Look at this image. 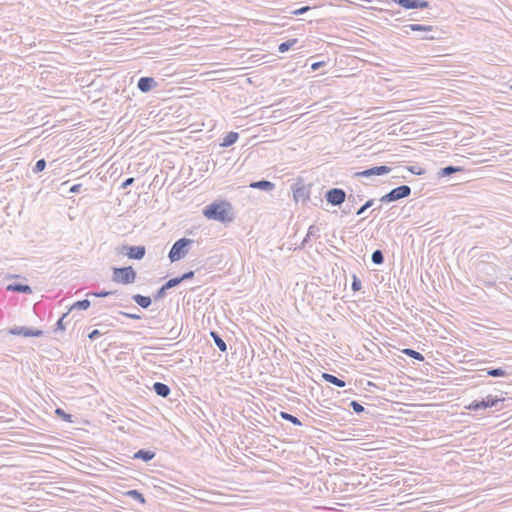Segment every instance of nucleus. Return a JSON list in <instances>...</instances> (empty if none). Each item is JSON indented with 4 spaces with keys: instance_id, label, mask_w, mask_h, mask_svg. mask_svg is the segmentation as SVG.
Masks as SVG:
<instances>
[{
    "instance_id": "393cba45",
    "label": "nucleus",
    "mask_w": 512,
    "mask_h": 512,
    "mask_svg": "<svg viewBox=\"0 0 512 512\" xmlns=\"http://www.w3.org/2000/svg\"><path fill=\"white\" fill-rule=\"evenodd\" d=\"M279 416L281 419L283 420H286V421H289L291 422L292 424L296 425V426H301L302 425V422L300 421L299 418H297L296 416L288 413V412H285V411H281L279 413Z\"/></svg>"
},
{
    "instance_id": "6e6552de",
    "label": "nucleus",
    "mask_w": 512,
    "mask_h": 512,
    "mask_svg": "<svg viewBox=\"0 0 512 512\" xmlns=\"http://www.w3.org/2000/svg\"><path fill=\"white\" fill-rule=\"evenodd\" d=\"M390 172H391V167L386 166V165H381V166H374V167H371V168H368V169L356 172L354 174V177H356V178H359V177L370 178V177H373V176L386 175V174H388Z\"/></svg>"
},
{
    "instance_id": "ddd939ff",
    "label": "nucleus",
    "mask_w": 512,
    "mask_h": 512,
    "mask_svg": "<svg viewBox=\"0 0 512 512\" xmlns=\"http://www.w3.org/2000/svg\"><path fill=\"white\" fill-rule=\"evenodd\" d=\"M363 200V195L362 194H353V193H350L349 195H347L346 197V206L345 208L342 210V212L344 214H349L352 209L360 202Z\"/></svg>"
},
{
    "instance_id": "f3484780",
    "label": "nucleus",
    "mask_w": 512,
    "mask_h": 512,
    "mask_svg": "<svg viewBox=\"0 0 512 512\" xmlns=\"http://www.w3.org/2000/svg\"><path fill=\"white\" fill-rule=\"evenodd\" d=\"M132 300L143 309H147L152 303L151 297L141 294H134Z\"/></svg>"
},
{
    "instance_id": "de8ad7c7",
    "label": "nucleus",
    "mask_w": 512,
    "mask_h": 512,
    "mask_svg": "<svg viewBox=\"0 0 512 512\" xmlns=\"http://www.w3.org/2000/svg\"><path fill=\"white\" fill-rule=\"evenodd\" d=\"M135 179L133 177H130V178H127L125 179L122 184H121V188L122 189H126L128 188L130 185H132L134 183Z\"/></svg>"
},
{
    "instance_id": "423d86ee",
    "label": "nucleus",
    "mask_w": 512,
    "mask_h": 512,
    "mask_svg": "<svg viewBox=\"0 0 512 512\" xmlns=\"http://www.w3.org/2000/svg\"><path fill=\"white\" fill-rule=\"evenodd\" d=\"M503 401H504L503 397L499 398L497 396L488 395L486 398H483L481 400L472 401L467 406V409L473 410V411H478L480 409L492 408V407L497 406V404L499 402H503Z\"/></svg>"
},
{
    "instance_id": "f8f14e48",
    "label": "nucleus",
    "mask_w": 512,
    "mask_h": 512,
    "mask_svg": "<svg viewBox=\"0 0 512 512\" xmlns=\"http://www.w3.org/2000/svg\"><path fill=\"white\" fill-rule=\"evenodd\" d=\"M310 185H301L293 190V196L295 201L305 202L310 198Z\"/></svg>"
},
{
    "instance_id": "412c9836",
    "label": "nucleus",
    "mask_w": 512,
    "mask_h": 512,
    "mask_svg": "<svg viewBox=\"0 0 512 512\" xmlns=\"http://www.w3.org/2000/svg\"><path fill=\"white\" fill-rule=\"evenodd\" d=\"M239 139V133L230 131L226 134V136L223 138L220 146L221 147H229L237 142Z\"/></svg>"
},
{
    "instance_id": "5fc2aeb1",
    "label": "nucleus",
    "mask_w": 512,
    "mask_h": 512,
    "mask_svg": "<svg viewBox=\"0 0 512 512\" xmlns=\"http://www.w3.org/2000/svg\"><path fill=\"white\" fill-rule=\"evenodd\" d=\"M511 280H512V277H511Z\"/></svg>"
},
{
    "instance_id": "7ed1b4c3",
    "label": "nucleus",
    "mask_w": 512,
    "mask_h": 512,
    "mask_svg": "<svg viewBox=\"0 0 512 512\" xmlns=\"http://www.w3.org/2000/svg\"><path fill=\"white\" fill-rule=\"evenodd\" d=\"M137 278V273L132 266L114 267L112 281L124 285L132 284Z\"/></svg>"
},
{
    "instance_id": "79ce46f5",
    "label": "nucleus",
    "mask_w": 512,
    "mask_h": 512,
    "mask_svg": "<svg viewBox=\"0 0 512 512\" xmlns=\"http://www.w3.org/2000/svg\"><path fill=\"white\" fill-rule=\"evenodd\" d=\"M180 334H181V328H177L174 326L169 330V335H170L171 339L178 338L180 336Z\"/></svg>"
},
{
    "instance_id": "72a5a7b5",
    "label": "nucleus",
    "mask_w": 512,
    "mask_h": 512,
    "mask_svg": "<svg viewBox=\"0 0 512 512\" xmlns=\"http://www.w3.org/2000/svg\"><path fill=\"white\" fill-rule=\"evenodd\" d=\"M375 200L369 199L367 200L357 211L356 215L360 216L362 215L367 209L371 208L374 205Z\"/></svg>"
},
{
    "instance_id": "c756f323",
    "label": "nucleus",
    "mask_w": 512,
    "mask_h": 512,
    "mask_svg": "<svg viewBox=\"0 0 512 512\" xmlns=\"http://www.w3.org/2000/svg\"><path fill=\"white\" fill-rule=\"evenodd\" d=\"M297 43V39H290V40H287L285 42H282L279 46H278V51L280 53H285L287 52L288 50H290L295 44Z\"/></svg>"
},
{
    "instance_id": "bb28decb",
    "label": "nucleus",
    "mask_w": 512,
    "mask_h": 512,
    "mask_svg": "<svg viewBox=\"0 0 512 512\" xmlns=\"http://www.w3.org/2000/svg\"><path fill=\"white\" fill-rule=\"evenodd\" d=\"M402 352L406 356H408L410 358H413V359H415L417 361L422 362V361L425 360L424 356L420 352H418L416 350H413L411 348H405V349L402 350Z\"/></svg>"
},
{
    "instance_id": "4468645a",
    "label": "nucleus",
    "mask_w": 512,
    "mask_h": 512,
    "mask_svg": "<svg viewBox=\"0 0 512 512\" xmlns=\"http://www.w3.org/2000/svg\"><path fill=\"white\" fill-rule=\"evenodd\" d=\"M249 187L253 189L270 192L275 188V184L269 180L262 179L259 181L251 182Z\"/></svg>"
},
{
    "instance_id": "e433bc0d",
    "label": "nucleus",
    "mask_w": 512,
    "mask_h": 512,
    "mask_svg": "<svg viewBox=\"0 0 512 512\" xmlns=\"http://www.w3.org/2000/svg\"><path fill=\"white\" fill-rule=\"evenodd\" d=\"M180 283H181V281H180L179 277H174V278L169 279L163 285L165 286V289L169 290L171 288L178 286Z\"/></svg>"
},
{
    "instance_id": "cd10ccee",
    "label": "nucleus",
    "mask_w": 512,
    "mask_h": 512,
    "mask_svg": "<svg viewBox=\"0 0 512 512\" xmlns=\"http://www.w3.org/2000/svg\"><path fill=\"white\" fill-rule=\"evenodd\" d=\"M90 306H91V302L88 299L79 300L72 304V306L69 309V312L71 310H75V309L87 310Z\"/></svg>"
},
{
    "instance_id": "9b49d317",
    "label": "nucleus",
    "mask_w": 512,
    "mask_h": 512,
    "mask_svg": "<svg viewBox=\"0 0 512 512\" xmlns=\"http://www.w3.org/2000/svg\"><path fill=\"white\" fill-rule=\"evenodd\" d=\"M158 86V82L153 77H141L137 82V88L142 93H148Z\"/></svg>"
},
{
    "instance_id": "7c9ffc66",
    "label": "nucleus",
    "mask_w": 512,
    "mask_h": 512,
    "mask_svg": "<svg viewBox=\"0 0 512 512\" xmlns=\"http://www.w3.org/2000/svg\"><path fill=\"white\" fill-rule=\"evenodd\" d=\"M319 232V229L315 225H311L308 228V232L302 241L301 247H304L310 240V237L315 236Z\"/></svg>"
},
{
    "instance_id": "9d476101",
    "label": "nucleus",
    "mask_w": 512,
    "mask_h": 512,
    "mask_svg": "<svg viewBox=\"0 0 512 512\" xmlns=\"http://www.w3.org/2000/svg\"><path fill=\"white\" fill-rule=\"evenodd\" d=\"M395 4L400 7L411 10V9H424L429 7V2L426 0H392Z\"/></svg>"
},
{
    "instance_id": "473e14b6",
    "label": "nucleus",
    "mask_w": 512,
    "mask_h": 512,
    "mask_svg": "<svg viewBox=\"0 0 512 512\" xmlns=\"http://www.w3.org/2000/svg\"><path fill=\"white\" fill-rule=\"evenodd\" d=\"M55 413L58 417H60L63 421H66V422H73L72 420V415L71 414H68L66 413L62 408H57L55 410Z\"/></svg>"
},
{
    "instance_id": "2f4dec72",
    "label": "nucleus",
    "mask_w": 512,
    "mask_h": 512,
    "mask_svg": "<svg viewBox=\"0 0 512 512\" xmlns=\"http://www.w3.org/2000/svg\"><path fill=\"white\" fill-rule=\"evenodd\" d=\"M115 294H116V291L101 290V291H90L89 293H87V296L103 298V297H107V296H111V295H115Z\"/></svg>"
},
{
    "instance_id": "1a4fd4ad",
    "label": "nucleus",
    "mask_w": 512,
    "mask_h": 512,
    "mask_svg": "<svg viewBox=\"0 0 512 512\" xmlns=\"http://www.w3.org/2000/svg\"><path fill=\"white\" fill-rule=\"evenodd\" d=\"M11 335H18L24 337H41L43 331L40 329H34L26 326H15L9 329Z\"/></svg>"
},
{
    "instance_id": "f03ea898",
    "label": "nucleus",
    "mask_w": 512,
    "mask_h": 512,
    "mask_svg": "<svg viewBox=\"0 0 512 512\" xmlns=\"http://www.w3.org/2000/svg\"><path fill=\"white\" fill-rule=\"evenodd\" d=\"M192 243H193V240L189 239V238L178 239L172 245V247L168 253L169 260L173 263V262L183 259L187 255V253L189 251V246Z\"/></svg>"
},
{
    "instance_id": "b1692460",
    "label": "nucleus",
    "mask_w": 512,
    "mask_h": 512,
    "mask_svg": "<svg viewBox=\"0 0 512 512\" xmlns=\"http://www.w3.org/2000/svg\"><path fill=\"white\" fill-rule=\"evenodd\" d=\"M405 28L409 29L413 32H432L434 27L431 25H423V24H409L406 25Z\"/></svg>"
},
{
    "instance_id": "49530a36",
    "label": "nucleus",
    "mask_w": 512,
    "mask_h": 512,
    "mask_svg": "<svg viewBox=\"0 0 512 512\" xmlns=\"http://www.w3.org/2000/svg\"><path fill=\"white\" fill-rule=\"evenodd\" d=\"M310 9H311L310 6H303V7L299 8V9H296L292 13L294 15H302V14L306 13L307 11H309Z\"/></svg>"
},
{
    "instance_id": "a211bd4d",
    "label": "nucleus",
    "mask_w": 512,
    "mask_h": 512,
    "mask_svg": "<svg viewBox=\"0 0 512 512\" xmlns=\"http://www.w3.org/2000/svg\"><path fill=\"white\" fill-rule=\"evenodd\" d=\"M462 171H464V168L461 167V166L448 165V166L443 167V168H441L439 170L438 176L439 177H448V176H451L454 173L462 172Z\"/></svg>"
},
{
    "instance_id": "a878e982",
    "label": "nucleus",
    "mask_w": 512,
    "mask_h": 512,
    "mask_svg": "<svg viewBox=\"0 0 512 512\" xmlns=\"http://www.w3.org/2000/svg\"><path fill=\"white\" fill-rule=\"evenodd\" d=\"M125 495L133 500H136L138 501L139 503L141 504H145L146 503V500H145V497L143 496V494L141 492H139L138 490H129L125 493Z\"/></svg>"
},
{
    "instance_id": "f257e3e1",
    "label": "nucleus",
    "mask_w": 512,
    "mask_h": 512,
    "mask_svg": "<svg viewBox=\"0 0 512 512\" xmlns=\"http://www.w3.org/2000/svg\"><path fill=\"white\" fill-rule=\"evenodd\" d=\"M233 208L229 202H213L203 209V215L211 220L221 223L231 222L234 219Z\"/></svg>"
},
{
    "instance_id": "864d4df0",
    "label": "nucleus",
    "mask_w": 512,
    "mask_h": 512,
    "mask_svg": "<svg viewBox=\"0 0 512 512\" xmlns=\"http://www.w3.org/2000/svg\"><path fill=\"white\" fill-rule=\"evenodd\" d=\"M510 88H511V90H512V86H511Z\"/></svg>"
},
{
    "instance_id": "37998d69",
    "label": "nucleus",
    "mask_w": 512,
    "mask_h": 512,
    "mask_svg": "<svg viewBox=\"0 0 512 512\" xmlns=\"http://www.w3.org/2000/svg\"><path fill=\"white\" fill-rule=\"evenodd\" d=\"M120 315H123L129 319H133V320H140L141 319V315L139 314H136V313H128V312H123V311H120L119 312Z\"/></svg>"
},
{
    "instance_id": "c85d7f7f",
    "label": "nucleus",
    "mask_w": 512,
    "mask_h": 512,
    "mask_svg": "<svg viewBox=\"0 0 512 512\" xmlns=\"http://www.w3.org/2000/svg\"><path fill=\"white\" fill-rule=\"evenodd\" d=\"M384 260H385L384 254L380 249H376L375 251H373V253L371 255V261L375 265H382L384 263Z\"/></svg>"
},
{
    "instance_id": "09e8293b",
    "label": "nucleus",
    "mask_w": 512,
    "mask_h": 512,
    "mask_svg": "<svg viewBox=\"0 0 512 512\" xmlns=\"http://www.w3.org/2000/svg\"><path fill=\"white\" fill-rule=\"evenodd\" d=\"M81 187H82L81 184H75V185L71 186L69 192L73 193V194L79 193L81 190Z\"/></svg>"
},
{
    "instance_id": "c9c22d12",
    "label": "nucleus",
    "mask_w": 512,
    "mask_h": 512,
    "mask_svg": "<svg viewBox=\"0 0 512 512\" xmlns=\"http://www.w3.org/2000/svg\"><path fill=\"white\" fill-rule=\"evenodd\" d=\"M362 288V283H361V280L354 274L352 276V284H351V289L354 291V292H357L359 290H361Z\"/></svg>"
},
{
    "instance_id": "a18cd8bd",
    "label": "nucleus",
    "mask_w": 512,
    "mask_h": 512,
    "mask_svg": "<svg viewBox=\"0 0 512 512\" xmlns=\"http://www.w3.org/2000/svg\"><path fill=\"white\" fill-rule=\"evenodd\" d=\"M102 333L98 329H94L88 334V338L92 341L96 340Z\"/></svg>"
},
{
    "instance_id": "6ab92c4d",
    "label": "nucleus",
    "mask_w": 512,
    "mask_h": 512,
    "mask_svg": "<svg viewBox=\"0 0 512 512\" xmlns=\"http://www.w3.org/2000/svg\"><path fill=\"white\" fill-rule=\"evenodd\" d=\"M153 390L158 396H161L164 398L167 397L171 392L170 387L167 384L162 383V382H155L153 385Z\"/></svg>"
},
{
    "instance_id": "aec40b11",
    "label": "nucleus",
    "mask_w": 512,
    "mask_h": 512,
    "mask_svg": "<svg viewBox=\"0 0 512 512\" xmlns=\"http://www.w3.org/2000/svg\"><path fill=\"white\" fill-rule=\"evenodd\" d=\"M322 379L325 380L326 382L330 383V384H333L337 387H340V388H343L346 386V382L330 373H323L322 374Z\"/></svg>"
},
{
    "instance_id": "a19ab883",
    "label": "nucleus",
    "mask_w": 512,
    "mask_h": 512,
    "mask_svg": "<svg viewBox=\"0 0 512 512\" xmlns=\"http://www.w3.org/2000/svg\"><path fill=\"white\" fill-rule=\"evenodd\" d=\"M407 170L414 175H422L425 173V170L419 166H409L407 167Z\"/></svg>"
},
{
    "instance_id": "c03bdc74",
    "label": "nucleus",
    "mask_w": 512,
    "mask_h": 512,
    "mask_svg": "<svg viewBox=\"0 0 512 512\" xmlns=\"http://www.w3.org/2000/svg\"><path fill=\"white\" fill-rule=\"evenodd\" d=\"M194 274L195 272L194 271H187L185 273H183L181 276H179V279L181 281V283L185 280H189V279H192L194 277Z\"/></svg>"
},
{
    "instance_id": "2eb2a0df",
    "label": "nucleus",
    "mask_w": 512,
    "mask_h": 512,
    "mask_svg": "<svg viewBox=\"0 0 512 512\" xmlns=\"http://www.w3.org/2000/svg\"><path fill=\"white\" fill-rule=\"evenodd\" d=\"M156 456V453L149 449H140L137 452L134 453L132 456L135 460H142L144 462H149L152 459H154Z\"/></svg>"
},
{
    "instance_id": "603ef678",
    "label": "nucleus",
    "mask_w": 512,
    "mask_h": 512,
    "mask_svg": "<svg viewBox=\"0 0 512 512\" xmlns=\"http://www.w3.org/2000/svg\"><path fill=\"white\" fill-rule=\"evenodd\" d=\"M381 207H382L381 205L376 206V208H374V209L372 210V212H374V211H376V210H380V209H381Z\"/></svg>"
},
{
    "instance_id": "ea45409f",
    "label": "nucleus",
    "mask_w": 512,
    "mask_h": 512,
    "mask_svg": "<svg viewBox=\"0 0 512 512\" xmlns=\"http://www.w3.org/2000/svg\"><path fill=\"white\" fill-rule=\"evenodd\" d=\"M167 289H165V286L162 285L156 293L153 295L154 300H160L165 297Z\"/></svg>"
},
{
    "instance_id": "3c124183",
    "label": "nucleus",
    "mask_w": 512,
    "mask_h": 512,
    "mask_svg": "<svg viewBox=\"0 0 512 512\" xmlns=\"http://www.w3.org/2000/svg\"><path fill=\"white\" fill-rule=\"evenodd\" d=\"M422 39L433 40V39H436V37L433 36V35L425 34V35L422 36Z\"/></svg>"
},
{
    "instance_id": "0eeeda50",
    "label": "nucleus",
    "mask_w": 512,
    "mask_h": 512,
    "mask_svg": "<svg viewBox=\"0 0 512 512\" xmlns=\"http://www.w3.org/2000/svg\"><path fill=\"white\" fill-rule=\"evenodd\" d=\"M346 197V192L340 188H331L325 193L326 201L333 206H340L343 204L346 200Z\"/></svg>"
},
{
    "instance_id": "8fccbe9b",
    "label": "nucleus",
    "mask_w": 512,
    "mask_h": 512,
    "mask_svg": "<svg viewBox=\"0 0 512 512\" xmlns=\"http://www.w3.org/2000/svg\"><path fill=\"white\" fill-rule=\"evenodd\" d=\"M324 64H325V63H324L323 61L312 63V64H311V69H312V71H316V70H318L320 67L324 66Z\"/></svg>"
},
{
    "instance_id": "dca6fc26",
    "label": "nucleus",
    "mask_w": 512,
    "mask_h": 512,
    "mask_svg": "<svg viewBox=\"0 0 512 512\" xmlns=\"http://www.w3.org/2000/svg\"><path fill=\"white\" fill-rule=\"evenodd\" d=\"M6 290L11 291V292L24 293V294L32 293V288L29 285L22 284V283H11V284L7 285Z\"/></svg>"
},
{
    "instance_id": "39448f33",
    "label": "nucleus",
    "mask_w": 512,
    "mask_h": 512,
    "mask_svg": "<svg viewBox=\"0 0 512 512\" xmlns=\"http://www.w3.org/2000/svg\"><path fill=\"white\" fill-rule=\"evenodd\" d=\"M117 252L127 256L129 259L141 260L146 254V248L143 245L130 246L124 244L117 248Z\"/></svg>"
},
{
    "instance_id": "4be33fe9",
    "label": "nucleus",
    "mask_w": 512,
    "mask_h": 512,
    "mask_svg": "<svg viewBox=\"0 0 512 512\" xmlns=\"http://www.w3.org/2000/svg\"><path fill=\"white\" fill-rule=\"evenodd\" d=\"M210 336L213 339L215 345L218 347V349L221 352L227 351V345H226L225 341L222 339V337L219 335L218 332L210 331Z\"/></svg>"
},
{
    "instance_id": "58836bf2",
    "label": "nucleus",
    "mask_w": 512,
    "mask_h": 512,
    "mask_svg": "<svg viewBox=\"0 0 512 512\" xmlns=\"http://www.w3.org/2000/svg\"><path fill=\"white\" fill-rule=\"evenodd\" d=\"M68 315H69V311L64 313L60 317V319L56 323V328H55L56 331H58V330L64 331L65 330L64 320H65V318H67Z\"/></svg>"
},
{
    "instance_id": "f704fd0d",
    "label": "nucleus",
    "mask_w": 512,
    "mask_h": 512,
    "mask_svg": "<svg viewBox=\"0 0 512 512\" xmlns=\"http://www.w3.org/2000/svg\"><path fill=\"white\" fill-rule=\"evenodd\" d=\"M349 406L353 409V411L357 414H361L365 411L364 406H362L358 401L353 400L350 402Z\"/></svg>"
},
{
    "instance_id": "5701e85b",
    "label": "nucleus",
    "mask_w": 512,
    "mask_h": 512,
    "mask_svg": "<svg viewBox=\"0 0 512 512\" xmlns=\"http://www.w3.org/2000/svg\"><path fill=\"white\" fill-rule=\"evenodd\" d=\"M482 371H485L486 374L491 377H505V376L509 375V372L502 367L487 368V369H483Z\"/></svg>"
},
{
    "instance_id": "20e7f679",
    "label": "nucleus",
    "mask_w": 512,
    "mask_h": 512,
    "mask_svg": "<svg viewBox=\"0 0 512 512\" xmlns=\"http://www.w3.org/2000/svg\"><path fill=\"white\" fill-rule=\"evenodd\" d=\"M411 191L412 190H411L410 186H408V185H401V186L395 187L392 190H390L388 193L383 195L380 198V202L390 203V202L398 201L400 199L407 198L411 195Z\"/></svg>"
},
{
    "instance_id": "4c0bfd02",
    "label": "nucleus",
    "mask_w": 512,
    "mask_h": 512,
    "mask_svg": "<svg viewBox=\"0 0 512 512\" xmlns=\"http://www.w3.org/2000/svg\"><path fill=\"white\" fill-rule=\"evenodd\" d=\"M46 168V161L45 159H39L35 166L33 167V172L34 173H39V172H42L44 169Z\"/></svg>"
}]
</instances>
